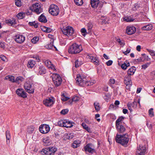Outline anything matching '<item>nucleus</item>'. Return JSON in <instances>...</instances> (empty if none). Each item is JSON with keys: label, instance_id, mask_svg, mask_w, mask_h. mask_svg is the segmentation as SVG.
Segmentation results:
<instances>
[{"label": "nucleus", "instance_id": "13d9d810", "mask_svg": "<svg viewBox=\"0 0 155 155\" xmlns=\"http://www.w3.org/2000/svg\"><path fill=\"white\" fill-rule=\"evenodd\" d=\"M104 98L106 101H107L110 98V96L109 94H106L104 95Z\"/></svg>", "mask_w": 155, "mask_h": 155}, {"label": "nucleus", "instance_id": "ea45409f", "mask_svg": "<svg viewBox=\"0 0 155 155\" xmlns=\"http://www.w3.org/2000/svg\"><path fill=\"white\" fill-rule=\"evenodd\" d=\"M123 19L127 22H132L134 21V19L130 17H127L126 18H124Z\"/></svg>", "mask_w": 155, "mask_h": 155}, {"label": "nucleus", "instance_id": "ddd939ff", "mask_svg": "<svg viewBox=\"0 0 155 155\" xmlns=\"http://www.w3.org/2000/svg\"><path fill=\"white\" fill-rule=\"evenodd\" d=\"M84 148L85 151L86 152H88L91 154H92L95 152L94 146L91 143H89L86 145L84 147Z\"/></svg>", "mask_w": 155, "mask_h": 155}, {"label": "nucleus", "instance_id": "7c9ffc66", "mask_svg": "<svg viewBox=\"0 0 155 155\" xmlns=\"http://www.w3.org/2000/svg\"><path fill=\"white\" fill-rule=\"evenodd\" d=\"M24 80V78L23 77L21 76H19L16 78L15 82L18 84H19L23 81Z\"/></svg>", "mask_w": 155, "mask_h": 155}, {"label": "nucleus", "instance_id": "a19ab883", "mask_svg": "<svg viewBox=\"0 0 155 155\" xmlns=\"http://www.w3.org/2000/svg\"><path fill=\"white\" fill-rule=\"evenodd\" d=\"M65 122V120H61L58 122V125L61 127H64V125Z\"/></svg>", "mask_w": 155, "mask_h": 155}, {"label": "nucleus", "instance_id": "6e6d98bb", "mask_svg": "<svg viewBox=\"0 0 155 155\" xmlns=\"http://www.w3.org/2000/svg\"><path fill=\"white\" fill-rule=\"evenodd\" d=\"M115 82V80L114 79H110L109 81V84L111 86L112 84H114Z\"/></svg>", "mask_w": 155, "mask_h": 155}, {"label": "nucleus", "instance_id": "a18cd8bd", "mask_svg": "<svg viewBox=\"0 0 155 155\" xmlns=\"http://www.w3.org/2000/svg\"><path fill=\"white\" fill-rule=\"evenodd\" d=\"M150 62H148L142 65L141 66L142 69H145L147 68L150 64Z\"/></svg>", "mask_w": 155, "mask_h": 155}, {"label": "nucleus", "instance_id": "5701e85b", "mask_svg": "<svg viewBox=\"0 0 155 155\" xmlns=\"http://www.w3.org/2000/svg\"><path fill=\"white\" fill-rule=\"evenodd\" d=\"M101 2H103L99 0H91V6L93 8L97 7Z\"/></svg>", "mask_w": 155, "mask_h": 155}, {"label": "nucleus", "instance_id": "bb28decb", "mask_svg": "<svg viewBox=\"0 0 155 155\" xmlns=\"http://www.w3.org/2000/svg\"><path fill=\"white\" fill-rule=\"evenodd\" d=\"M136 70V68L134 67H132L128 71L127 75L129 76L133 75L134 73Z\"/></svg>", "mask_w": 155, "mask_h": 155}, {"label": "nucleus", "instance_id": "f257e3e1", "mask_svg": "<svg viewBox=\"0 0 155 155\" xmlns=\"http://www.w3.org/2000/svg\"><path fill=\"white\" fill-rule=\"evenodd\" d=\"M129 140V136L126 134L122 135L117 134L115 138V140L117 143L125 147L127 146Z\"/></svg>", "mask_w": 155, "mask_h": 155}, {"label": "nucleus", "instance_id": "c9c22d12", "mask_svg": "<svg viewBox=\"0 0 155 155\" xmlns=\"http://www.w3.org/2000/svg\"><path fill=\"white\" fill-rule=\"evenodd\" d=\"M25 13L20 12L18 14L17 17L19 19H22L25 17Z\"/></svg>", "mask_w": 155, "mask_h": 155}, {"label": "nucleus", "instance_id": "4468645a", "mask_svg": "<svg viewBox=\"0 0 155 155\" xmlns=\"http://www.w3.org/2000/svg\"><path fill=\"white\" fill-rule=\"evenodd\" d=\"M124 82L126 85L127 88L129 89L132 85V82L130 79V76L127 75L124 78Z\"/></svg>", "mask_w": 155, "mask_h": 155}, {"label": "nucleus", "instance_id": "58836bf2", "mask_svg": "<svg viewBox=\"0 0 155 155\" xmlns=\"http://www.w3.org/2000/svg\"><path fill=\"white\" fill-rule=\"evenodd\" d=\"M94 107L95 110L97 111H99L100 109V107L99 106V103L97 102H95L94 104Z\"/></svg>", "mask_w": 155, "mask_h": 155}, {"label": "nucleus", "instance_id": "6ab92c4d", "mask_svg": "<svg viewBox=\"0 0 155 155\" xmlns=\"http://www.w3.org/2000/svg\"><path fill=\"white\" fill-rule=\"evenodd\" d=\"M45 65L47 66L49 70H51L53 71H56V69L53 65L51 64V62L48 60H46L44 61Z\"/></svg>", "mask_w": 155, "mask_h": 155}, {"label": "nucleus", "instance_id": "f03ea898", "mask_svg": "<svg viewBox=\"0 0 155 155\" xmlns=\"http://www.w3.org/2000/svg\"><path fill=\"white\" fill-rule=\"evenodd\" d=\"M82 50V48L81 44L74 43L69 47L68 51L71 54H77L80 53Z\"/></svg>", "mask_w": 155, "mask_h": 155}, {"label": "nucleus", "instance_id": "aec40b11", "mask_svg": "<svg viewBox=\"0 0 155 155\" xmlns=\"http://www.w3.org/2000/svg\"><path fill=\"white\" fill-rule=\"evenodd\" d=\"M136 30V28L133 26H128L127 27L126 32L128 35H131L135 32Z\"/></svg>", "mask_w": 155, "mask_h": 155}, {"label": "nucleus", "instance_id": "680f3d73", "mask_svg": "<svg viewBox=\"0 0 155 155\" xmlns=\"http://www.w3.org/2000/svg\"><path fill=\"white\" fill-rule=\"evenodd\" d=\"M72 100L73 101H77L79 100V98L78 96H75V97H74L73 98H72Z\"/></svg>", "mask_w": 155, "mask_h": 155}, {"label": "nucleus", "instance_id": "9d476101", "mask_svg": "<svg viewBox=\"0 0 155 155\" xmlns=\"http://www.w3.org/2000/svg\"><path fill=\"white\" fill-rule=\"evenodd\" d=\"M146 149L145 144L140 145L137 147V153L139 155H144L146 152Z\"/></svg>", "mask_w": 155, "mask_h": 155}, {"label": "nucleus", "instance_id": "e2e57ef3", "mask_svg": "<svg viewBox=\"0 0 155 155\" xmlns=\"http://www.w3.org/2000/svg\"><path fill=\"white\" fill-rule=\"evenodd\" d=\"M130 51V48H127V50L124 52H123V53L127 55V54L129 53Z\"/></svg>", "mask_w": 155, "mask_h": 155}, {"label": "nucleus", "instance_id": "603ef678", "mask_svg": "<svg viewBox=\"0 0 155 155\" xmlns=\"http://www.w3.org/2000/svg\"><path fill=\"white\" fill-rule=\"evenodd\" d=\"M81 31L82 33V35L83 36H85L86 35V30L85 28H82L81 29Z\"/></svg>", "mask_w": 155, "mask_h": 155}, {"label": "nucleus", "instance_id": "393cba45", "mask_svg": "<svg viewBox=\"0 0 155 155\" xmlns=\"http://www.w3.org/2000/svg\"><path fill=\"white\" fill-rule=\"evenodd\" d=\"M44 145L45 146L50 145L51 143V140L49 137H46L43 139Z\"/></svg>", "mask_w": 155, "mask_h": 155}, {"label": "nucleus", "instance_id": "a878e982", "mask_svg": "<svg viewBox=\"0 0 155 155\" xmlns=\"http://www.w3.org/2000/svg\"><path fill=\"white\" fill-rule=\"evenodd\" d=\"M72 124L73 123L68 120H65V122L64 125V127H65L67 128L71 127L73 126Z\"/></svg>", "mask_w": 155, "mask_h": 155}, {"label": "nucleus", "instance_id": "412c9836", "mask_svg": "<svg viewBox=\"0 0 155 155\" xmlns=\"http://www.w3.org/2000/svg\"><path fill=\"white\" fill-rule=\"evenodd\" d=\"M25 37L22 35H17L15 36V40L18 43H21L25 40Z\"/></svg>", "mask_w": 155, "mask_h": 155}, {"label": "nucleus", "instance_id": "7ed1b4c3", "mask_svg": "<svg viewBox=\"0 0 155 155\" xmlns=\"http://www.w3.org/2000/svg\"><path fill=\"white\" fill-rule=\"evenodd\" d=\"M32 84V80L30 78H28L24 84L25 90L30 94H33L35 90L31 86Z\"/></svg>", "mask_w": 155, "mask_h": 155}, {"label": "nucleus", "instance_id": "6e6552de", "mask_svg": "<svg viewBox=\"0 0 155 155\" xmlns=\"http://www.w3.org/2000/svg\"><path fill=\"white\" fill-rule=\"evenodd\" d=\"M30 8L31 10L35 12L37 14H40L42 11L41 5L38 3L33 4Z\"/></svg>", "mask_w": 155, "mask_h": 155}, {"label": "nucleus", "instance_id": "39448f33", "mask_svg": "<svg viewBox=\"0 0 155 155\" xmlns=\"http://www.w3.org/2000/svg\"><path fill=\"white\" fill-rule=\"evenodd\" d=\"M61 31L64 35L68 37L71 36L74 33L73 28L69 26L63 27L61 29Z\"/></svg>", "mask_w": 155, "mask_h": 155}, {"label": "nucleus", "instance_id": "4be33fe9", "mask_svg": "<svg viewBox=\"0 0 155 155\" xmlns=\"http://www.w3.org/2000/svg\"><path fill=\"white\" fill-rule=\"evenodd\" d=\"M37 72L38 75H42L45 74L46 72V71L45 68L41 66L39 67Z\"/></svg>", "mask_w": 155, "mask_h": 155}, {"label": "nucleus", "instance_id": "49530a36", "mask_svg": "<svg viewBox=\"0 0 155 155\" xmlns=\"http://www.w3.org/2000/svg\"><path fill=\"white\" fill-rule=\"evenodd\" d=\"M34 130V127L33 126H30L28 127L27 129V132L28 133H31L33 132Z\"/></svg>", "mask_w": 155, "mask_h": 155}, {"label": "nucleus", "instance_id": "72a5a7b5", "mask_svg": "<svg viewBox=\"0 0 155 155\" xmlns=\"http://www.w3.org/2000/svg\"><path fill=\"white\" fill-rule=\"evenodd\" d=\"M80 141L79 140H75L72 144V147L73 148H76L79 146Z\"/></svg>", "mask_w": 155, "mask_h": 155}, {"label": "nucleus", "instance_id": "bf43d9fd", "mask_svg": "<svg viewBox=\"0 0 155 155\" xmlns=\"http://www.w3.org/2000/svg\"><path fill=\"white\" fill-rule=\"evenodd\" d=\"M141 62H143V58H142V57H140L137 59H136L135 61V62L136 63H138Z\"/></svg>", "mask_w": 155, "mask_h": 155}, {"label": "nucleus", "instance_id": "c756f323", "mask_svg": "<svg viewBox=\"0 0 155 155\" xmlns=\"http://www.w3.org/2000/svg\"><path fill=\"white\" fill-rule=\"evenodd\" d=\"M153 28L152 25L151 24H148L146 25L143 26L142 29V30L149 31L151 30Z\"/></svg>", "mask_w": 155, "mask_h": 155}, {"label": "nucleus", "instance_id": "de8ad7c7", "mask_svg": "<svg viewBox=\"0 0 155 155\" xmlns=\"http://www.w3.org/2000/svg\"><path fill=\"white\" fill-rule=\"evenodd\" d=\"M69 111L68 109H64L62 110L61 111V114L62 115H65L67 114Z\"/></svg>", "mask_w": 155, "mask_h": 155}, {"label": "nucleus", "instance_id": "052dcab7", "mask_svg": "<svg viewBox=\"0 0 155 155\" xmlns=\"http://www.w3.org/2000/svg\"><path fill=\"white\" fill-rule=\"evenodd\" d=\"M127 106L129 110H130V111H132V108H133L132 107V106H131V104H130V103H128L127 104Z\"/></svg>", "mask_w": 155, "mask_h": 155}, {"label": "nucleus", "instance_id": "f8f14e48", "mask_svg": "<svg viewBox=\"0 0 155 155\" xmlns=\"http://www.w3.org/2000/svg\"><path fill=\"white\" fill-rule=\"evenodd\" d=\"M50 130V127L49 125L43 124L41 125L39 127V130L42 133L45 134L48 133Z\"/></svg>", "mask_w": 155, "mask_h": 155}, {"label": "nucleus", "instance_id": "79ce46f5", "mask_svg": "<svg viewBox=\"0 0 155 155\" xmlns=\"http://www.w3.org/2000/svg\"><path fill=\"white\" fill-rule=\"evenodd\" d=\"M66 138L70 140L72 139L74 137L73 134L72 133L67 134L66 136Z\"/></svg>", "mask_w": 155, "mask_h": 155}, {"label": "nucleus", "instance_id": "2f4dec72", "mask_svg": "<svg viewBox=\"0 0 155 155\" xmlns=\"http://www.w3.org/2000/svg\"><path fill=\"white\" fill-rule=\"evenodd\" d=\"M38 20L40 21L41 22L46 23L47 22V20L45 16L43 15L42 14L39 17Z\"/></svg>", "mask_w": 155, "mask_h": 155}, {"label": "nucleus", "instance_id": "423d86ee", "mask_svg": "<svg viewBox=\"0 0 155 155\" xmlns=\"http://www.w3.org/2000/svg\"><path fill=\"white\" fill-rule=\"evenodd\" d=\"M55 71L53 73L51 77L54 85L58 87L61 84L62 80L60 76L58 74L55 73Z\"/></svg>", "mask_w": 155, "mask_h": 155}, {"label": "nucleus", "instance_id": "c85d7f7f", "mask_svg": "<svg viewBox=\"0 0 155 155\" xmlns=\"http://www.w3.org/2000/svg\"><path fill=\"white\" fill-rule=\"evenodd\" d=\"M35 64V63L34 61L32 60H30L28 62L27 66L28 68H31L34 66Z\"/></svg>", "mask_w": 155, "mask_h": 155}, {"label": "nucleus", "instance_id": "774afa93", "mask_svg": "<svg viewBox=\"0 0 155 155\" xmlns=\"http://www.w3.org/2000/svg\"><path fill=\"white\" fill-rule=\"evenodd\" d=\"M121 67L124 70H126L127 68V67H126V63H124L122 64L121 66Z\"/></svg>", "mask_w": 155, "mask_h": 155}, {"label": "nucleus", "instance_id": "5fc2aeb1", "mask_svg": "<svg viewBox=\"0 0 155 155\" xmlns=\"http://www.w3.org/2000/svg\"><path fill=\"white\" fill-rule=\"evenodd\" d=\"M93 27V25L91 23H89L87 25V27H88V30L90 31L91 29Z\"/></svg>", "mask_w": 155, "mask_h": 155}, {"label": "nucleus", "instance_id": "473e14b6", "mask_svg": "<svg viewBox=\"0 0 155 155\" xmlns=\"http://www.w3.org/2000/svg\"><path fill=\"white\" fill-rule=\"evenodd\" d=\"M85 82L84 86H90L93 85L95 83V82L92 80L87 81L86 79V81Z\"/></svg>", "mask_w": 155, "mask_h": 155}, {"label": "nucleus", "instance_id": "f3484780", "mask_svg": "<svg viewBox=\"0 0 155 155\" xmlns=\"http://www.w3.org/2000/svg\"><path fill=\"white\" fill-rule=\"evenodd\" d=\"M16 92L18 96L23 98H25L27 97V93L23 89L19 88L17 89L16 91Z\"/></svg>", "mask_w": 155, "mask_h": 155}, {"label": "nucleus", "instance_id": "4d7b16f0", "mask_svg": "<svg viewBox=\"0 0 155 155\" xmlns=\"http://www.w3.org/2000/svg\"><path fill=\"white\" fill-rule=\"evenodd\" d=\"M69 98L67 97H65L64 94H62L61 95V99L62 101H65L68 100Z\"/></svg>", "mask_w": 155, "mask_h": 155}, {"label": "nucleus", "instance_id": "3c124183", "mask_svg": "<svg viewBox=\"0 0 155 155\" xmlns=\"http://www.w3.org/2000/svg\"><path fill=\"white\" fill-rule=\"evenodd\" d=\"M5 134L7 140H9L10 139V134L9 131L8 130L7 131Z\"/></svg>", "mask_w": 155, "mask_h": 155}, {"label": "nucleus", "instance_id": "2eb2a0df", "mask_svg": "<svg viewBox=\"0 0 155 155\" xmlns=\"http://www.w3.org/2000/svg\"><path fill=\"white\" fill-rule=\"evenodd\" d=\"M54 101V98L53 97L48 98L43 101V103L45 106L50 107L53 104Z\"/></svg>", "mask_w": 155, "mask_h": 155}, {"label": "nucleus", "instance_id": "c03bdc74", "mask_svg": "<svg viewBox=\"0 0 155 155\" xmlns=\"http://www.w3.org/2000/svg\"><path fill=\"white\" fill-rule=\"evenodd\" d=\"M15 4L18 7H20L21 5V0H15Z\"/></svg>", "mask_w": 155, "mask_h": 155}, {"label": "nucleus", "instance_id": "8fccbe9b", "mask_svg": "<svg viewBox=\"0 0 155 155\" xmlns=\"http://www.w3.org/2000/svg\"><path fill=\"white\" fill-rule=\"evenodd\" d=\"M148 113L150 117H152L154 116L153 108H151L149 110Z\"/></svg>", "mask_w": 155, "mask_h": 155}, {"label": "nucleus", "instance_id": "69168bd1", "mask_svg": "<svg viewBox=\"0 0 155 155\" xmlns=\"http://www.w3.org/2000/svg\"><path fill=\"white\" fill-rule=\"evenodd\" d=\"M113 63V61L110 60L106 62V64L107 66H109L111 65Z\"/></svg>", "mask_w": 155, "mask_h": 155}, {"label": "nucleus", "instance_id": "1a4fd4ad", "mask_svg": "<svg viewBox=\"0 0 155 155\" xmlns=\"http://www.w3.org/2000/svg\"><path fill=\"white\" fill-rule=\"evenodd\" d=\"M76 83L79 85L81 86H84L85 81H86V78L83 75L78 74L76 78Z\"/></svg>", "mask_w": 155, "mask_h": 155}, {"label": "nucleus", "instance_id": "cd10ccee", "mask_svg": "<svg viewBox=\"0 0 155 155\" xmlns=\"http://www.w3.org/2000/svg\"><path fill=\"white\" fill-rule=\"evenodd\" d=\"M103 4V3L101 2L99 3L97 7H95L96 11L98 13H100L102 11V7Z\"/></svg>", "mask_w": 155, "mask_h": 155}, {"label": "nucleus", "instance_id": "b1692460", "mask_svg": "<svg viewBox=\"0 0 155 155\" xmlns=\"http://www.w3.org/2000/svg\"><path fill=\"white\" fill-rule=\"evenodd\" d=\"M130 103L131 104V106H132V107L133 108H136L137 106V104H138L139 106H140L139 99L138 100H134L133 102Z\"/></svg>", "mask_w": 155, "mask_h": 155}, {"label": "nucleus", "instance_id": "e433bc0d", "mask_svg": "<svg viewBox=\"0 0 155 155\" xmlns=\"http://www.w3.org/2000/svg\"><path fill=\"white\" fill-rule=\"evenodd\" d=\"M74 2L75 4L78 6H81L83 3V0H74Z\"/></svg>", "mask_w": 155, "mask_h": 155}, {"label": "nucleus", "instance_id": "9b49d317", "mask_svg": "<svg viewBox=\"0 0 155 155\" xmlns=\"http://www.w3.org/2000/svg\"><path fill=\"white\" fill-rule=\"evenodd\" d=\"M43 152L47 155H52L57 151V149L54 147H49L43 149Z\"/></svg>", "mask_w": 155, "mask_h": 155}, {"label": "nucleus", "instance_id": "20e7f679", "mask_svg": "<svg viewBox=\"0 0 155 155\" xmlns=\"http://www.w3.org/2000/svg\"><path fill=\"white\" fill-rule=\"evenodd\" d=\"M124 119L123 117H119L116 121V126L118 131L120 133H123L125 131L126 129L122 125V121Z\"/></svg>", "mask_w": 155, "mask_h": 155}, {"label": "nucleus", "instance_id": "f704fd0d", "mask_svg": "<svg viewBox=\"0 0 155 155\" xmlns=\"http://www.w3.org/2000/svg\"><path fill=\"white\" fill-rule=\"evenodd\" d=\"M5 79L8 80L9 81L12 82H15V81L14 77L12 76L8 75L5 78Z\"/></svg>", "mask_w": 155, "mask_h": 155}, {"label": "nucleus", "instance_id": "4c0bfd02", "mask_svg": "<svg viewBox=\"0 0 155 155\" xmlns=\"http://www.w3.org/2000/svg\"><path fill=\"white\" fill-rule=\"evenodd\" d=\"M142 58H143V62L145 60L147 61H149L150 60V58H149L148 56L146 55L145 54H142Z\"/></svg>", "mask_w": 155, "mask_h": 155}, {"label": "nucleus", "instance_id": "a211bd4d", "mask_svg": "<svg viewBox=\"0 0 155 155\" xmlns=\"http://www.w3.org/2000/svg\"><path fill=\"white\" fill-rule=\"evenodd\" d=\"M88 58L94 64L98 65L99 64V61L97 57H94L91 54H88L87 55Z\"/></svg>", "mask_w": 155, "mask_h": 155}, {"label": "nucleus", "instance_id": "864d4df0", "mask_svg": "<svg viewBox=\"0 0 155 155\" xmlns=\"http://www.w3.org/2000/svg\"><path fill=\"white\" fill-rule=\"evenodd\" d=\"M117 41L118 43L120 45H125L124 41H121L120 38H118L117 39Z\"/></svg>", "mask_w": 155, "mask_h": 155}, {"label": "nucleus", "instance_id": "338daca9", "mask_svg": "<svg viewBox=\"0 0 155 155\" xmlns=\"http://www.w3.org/2000/svg\"><path fill=\"white\" fill-rule=\"evenodd\" d=\"M81 125L83 128L86 130L88 128V127L84 123H83Z\"/></svg>", "mask_w": 155, "mask_h": 155}, {"label": "nucleus", "instance_id": "0eeeda50", "mask_svg": "<svg viewBox=\"0 0 155 155\" xmlns=\"http://www.w3.org/2000/svg\"><path fill=\"white\" fill-rule=\"evenodd\" d=\"M49 12L53 16H57L59 14V10L58 6L55 5H51L49 9Z\"/></svg>", "mask_w": 155, "mask_h": 155}, {"label": "nucleus", "instance_id": "0e129e2a", "mask_svg": "<svg viewBox=\"0 0 155 155\" xmlns=\"http://www.w3.org/2000/svg\"><path fill=\"white\" fill-rule=\"evenodd\" d=\"M52 46L53 44H52L51 43L50 44L48 45L45 46L46 48L49 49H51L52 48Z\"/></svg>", "mask_w": 155, "mask_h": 155}, {"label": "nucleus", "instance_id": "37998d69", "mask_svg": "<svg viewBox=\"0 0 155 155\" xmlns=\"http://www.w3.org/2000/svg\"><path fill=\"white\" fill-rule=\"evenodd\" d=\"M39 40V38L38 37H35L31 40V42L34 44L37 43Z\"/></svg>", "mask_w": 155, "mask_h": 155}, {"label": "nucleus", "instance_id": "dca6fc26", "mask_svg": "<svg viewBox=\"0 0 155 155\" xmlns=\"http://www.w3.org/2000/svg\"><path fill=\"white\" fill-rule=\"evenodd\" d=\"M84 62V58L82 57H79L75 59V67H78L82 65Z\"/></svg>", "mask_w": 155, "mask_h": 155}, {"label": "nucleus", "instance_id": "09e8293b", "mask_svg": "<svg viewBox=\"0 0 155 155\" xmlns=\"http://www.w3.org/2000/svg\"><path fill=\"white\" fill-rule=\"evenodd\" d=\"M147 51L150 53V54L152 56H155V51L153 50L147 49Z\"/></svg>", "mask_w": 155, "mask_h": 155}]
</instances>
